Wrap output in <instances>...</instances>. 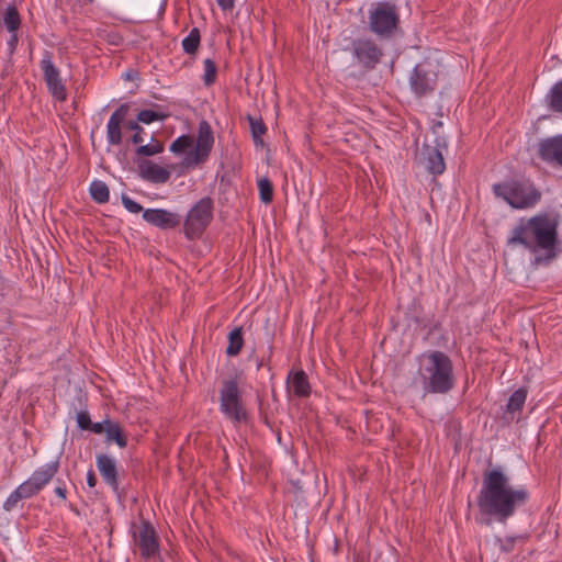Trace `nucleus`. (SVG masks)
<instances>
[{
    "label": "nucleus",
    "instance_id": "4be33fe9",
    "mask_svg": "<svg viewBox=\"0 0 562 562\" xmlns=\"http://www.w3.org/2000/svg\"><path fill=\"white\" fill-rule=\"evenodd\" d=\"M3 24L9 33L18 32L21 16L15 5H8L3 12Z\"/></svg>",
    "mask_w": 562,
    "mask_h": 562
},
{
    "label": "nucleus",
    "instance_id": "a19ab883",
    "mask_svg": "<svg viewBox=\"0 0 562 562\" xmlns=\"http://www.w3.org/2000/svg\"><path fill=\"white\" fill-rule=\"evenodd\" d=\"M10 290L9 280L0 271V295L4 296Z\"/></svg>",
    "mask_w": 562,
    "mask_h": 562
},
{
    "label": "nucleus",
    "instance_id": "c85d7f7f",
    "mask_svg": "<svg viewBox=\"0 0 562 562\" xmlns=\"http://www.w3.org/2000/svg\"><path fill=\"white\" fill-rule=\"evenodd\" d=\"M169 116L168 113L160 110H142L137 114V121L144 124H150L155 121H164Z\"/></svg>",
    "mask_w": 562,
    "mask_h": 562
},
{
    "label": "nucleus",
    "instance_id": "dca6fc26",
    "mask_svg": "<svg viewBox=\"0 0 562 562\" xmlns=\"http://www.w3.org/2000/svg\"><path fill=\"white\" fill-rule=\"evenodd\" d=\"M139 176L143 180L161 184L170 179V171L154 161L145 160L138 165Z\"/></svg>",
    "mask_w": 562,
    "mask_h": 562
},
{
    "label": "nucleus",
    "instance_id": "5701e85b",
    "mask_svg": "<svg viewBox=\"0 0 562 562\" xmlns=\"http://www.w3.org/2000/svg\"><path fill=\"white\" fill-rule=\"evenodd\" d=\"M248 121H249L250 132H251V136H252V140H254L255 145L257 147H263L265 142H263L262 136L267 132L266 124L263 123L262 119H260V117L257 119V117L248 116Z\"/></svg>",
    "mask_w": 562,
    "mask_h": 562
},
{
    "label": "nucleus",
    "instance_id": "c03bdc74",
    "mask_svg": "<svg viewBox=\"0 0 562 562\" xmlns=\"http://www.w3.org/2000/svg\"><path fill=\"white\" fill-rule=\"evenodd\" d=\"M87 484L89 487H94L97 485V477L92 470L87 473Z\"/></svg>",
    "mask_w": 562,
    "mask_h": 562
},
{
    "label": "nucleus",
    "instance_id": "7ed1b4c3",
    "mask_svg": "<svg viewBox=\"0 0 562 562\" xmlns=\"http://www.w3.org/2000/svg\"><path fill=\"white\" fill-rule=\"evenodd\" d=\"M417 380L426 394H447L454 387L453 364L448 355L435 350L420 357Z\"/></svg>",
    "mask_w": 562,
    "mask_h": 562
},
{
    "label": "nucleus",
    "instance_id": "412c9836",
    "mask_svg": "<svg viewBox=\"0 0 562 562\" xmlns=\"http://www.w3.org/2000/svg\"><path fill=\"white\" fill-rule=\"evenodd\" d=\"M105 425L106 441H114L120 448H125L127 446V438L123 434L120 424L111 419H105Z\"/></svg>",
    "mask_w": 562,
    "mask_h": 562
},
{
    "label": "nucleus",
    "instance_id": "f03ea898",
    "mask_svg": "<svg viewBox=\"0 0 562 562\" xmlns=\"http://www.w3.org/2000/svg\"><path fill=\"white\" fill-rule=\"evenodd\" d=\"M559 215L540 212L529 218H520L507 238L510 247L522 246L535 255V263L550 262L559 251Z\"/></svg>",
    "mask_w": 562,
    "mask_h": 562
},
{
    "label": "nucleus",
    "instance_id": "f704fd0d",
    "mask_svg": "<svg viewBox=\"0 0 562 562\" xmlns=\"http://www.w3.org/2000/svg\"><path fill=\"white\" fill-rule=\"evenodd\" d=\"M522 536L516 537H505V538H496V542L498 543L499 550L504 553H510L517 540H522Z\"/></svg>",
    "mask_w": 562,
    "mask_h": 562
},
{
    "label": "nucleus",
    "instance_id": "79ce46f5",
    "mask_svg": "<svg viewBox=\"0 0 562 562\" xmlns=\"http://www.w3.org/2000/svg\"><path fill=\"white\" fill-rule=\"evenodd\" d=\"M105 420H103L101 423H91V427L89 428V430L92 431L93 434L101 435L105 432Z\"/></svg>",
    "mask_w": 562,
    "mask_h": 562
},
{
    "label": "nucleus",
    "instance_id": "473e14b6",
    "mask_svg": "<svg viewBox=\"0 0 562 562\" xmlns=\"http://www.w3.org/2000/svg\"><path fill=\"white\" fill-rule=\"evenodd\" d=\"M162 150H164V145L158 140H154L150 144L140 145L136 149V155L149 157V156H155L157 154H160Z\"/></svg>",
    "mask_w": 562,
    "mask_h": 562
},
{
    "label": "nucleus",
    "instance_id": "ddd939ff",
    "mask_svg": "<svg viewBox=\"0 0 562 562\" xmlns=\"http://www.w3.org/2000/svg\"><path fill=\"white\" fill-rule=\"evenodd\" d=\"M437 83V74L426 65L418 64L409 77V86L418 97L434 91Z\"/></svg>",
    "mask_w": 562,
    "mask_h": 562
},
{
    "label": "nucleus",
    "instance_id": "393cba45",
    "mask_svg": "<svg viewBox=\"0 0 562 562\" xmlns=\"http://www.w3.org/2000/svg\"><path fill=\"white\" fill-rule=\"evenodd\" d=\"M244 346L241 328L237 327L228 334V346L226 353L231 357L237 356Z\"/></svg>",
    "mask_w": 562,
    "mask_h": 562
},
{
    "label": "nucleus",
    "instance_id": "f3484780",
    "mask_svg": "<svg viewBox=\"0 0 562 562\" xmlns=\"http://www.w3.org/2000/svg\"><path fill=\"white\" fill-rule=\"evenodd\" d=\"M97 468L106 484L114 491L119 490V473L116 461L112 457L101 453L97 456Z\"/></svg>",
    "mask_w": 562,
    "mask_h": 562
},
{
    "label": "nucleus",
    "instance_id": "9b49d317",
    "mask_svg": "<svg viewBox=\"0 0 562 562\" xmlns=\"http://www.w3.org/2000/svg\"><path fill=\"white\" fill-rule=\"evenodd\" d=\"M352 55L367 69H373L381 60L382 49L370 38H358L352 42Z\"/></svg>",
    "mask_w": 562,
    "mask_h": 562
},
{
    "label": "nucleus",
    "instance_id": "58836bf2",
    "mask_svg": "<svg viewBox=\"0 0 562 562\" xmlns=\"http://www.w3.org/2000/svg\"><path fill=\"white\" fill-rule=\"evenodd\" d=\"M91 419H90V415L88 412H79L77 414V424H78V427L83 429V430H89V428L91 427Z\"/></svg>",
    "mask_w": 562,
    "mask_h": 562
},
{
    "label": "nucleus",
    "instance_id": "72a5a7b5",
    "mask_svg": "<svg viewBox=\"0 0 562 562\" xmlns=\"http://www.w3.org/2000/svg\"><path fill=\"white\" fill-rule=\"evenodd\" d=\"M15 490L23 499L30 498L40 493L38 490L34 486L33 482L30 480V477L23 483H21Z\"/></svg>",
    "mask_w": 562,
    "mask_h": 562
},
{
    "label": "nucleus",
    "instance_id": "6e6552de",
    "mask_svg": "<svg viewBox=\"0 0 562 562\" xmlns=\"http://www.w3.org/2000/svg\"><path fill=\"white\" fill-rule=\"evenodd\" d=\"M131 533L133 543L138 549L142 558L149 560L159 554V537L150 521L144 519L138 525L133 524Z\"/></svg>",
    "mask_w": 562,
    "mask_h": 562
},
{
    "label": "nucleus",
    "instance_id": "a18cd8bd",
    "mask_svg": "<svg viewBox=\"0 0 562 562\" xmlns=\"http://www.w3.org/2000/svg\"><path fill=\"white\" fill-rule=\"evenodd\" d=\"M54 492L61 498V499H66V488L63 487V486H56Z\"/></svg>",
    "mask_w": 562,
    "mask_h": 562
},
{
    "label": "nucleus",
    "instance_id": "e433bc0d",
    "mask_svg": "<svg viewBox=\"0 0 562 562\" xmlns=\"http://www.w3.org/2000/svg\"><path fill=\"white\" fill-rule=\"evenodd\" d=\"M122 204L128 212L134 214L143 211V206L126 194L122 195Z\"/></svg>",
    "mask_w": 562,
    "mask_h": 562
},
{
    "label": "nucleus",
    "instance_id": "f257e3e1",
    "mask_svg": "<svg viewBox=\"0 0 562 562\" xmlns=\"http://www.w3.org/2000/svg\"><path fill=\"white\" fill-rule=\"evenodd\" d=\"M530 494L526 486H513L509 477L499 470H491L484 474L476 505L482 517L498 522H506L518 508L525 506Z\"/></svg>",
    "mask_w": 562,
    "mask_h": 562
},
{
    "label": "nucleus",
    "instance_id": "cd10ccee",
    "mask_svg": "<svg viewBox=\"0 0 562 562\" xmlns=\"http://www.w3.org/2000/svg\"><path fill=\"white\" fill-rule=\"evenodd\" d=\"M201 42V35L198 27H193L189 34L182 40V48L187 54H194Z\"/></svg>",
    "mask_w": 562,
    "mask_h": 562
},
{
    "label": "nucleus",
    "instance_id": "aec40b11",
    "mask_svg": "<svg viewBox=\"0 0 562 562\" xmlns=\"http://www.w3.org/2000/svg\"><path fill=\"white\" fill-rule=\"evenodd\" d=\"M447 148L443 142H437L436 147L427 148V170L432 175H441L446 169L442 150Z\"/></svg>",
    "mask_w": 562,
    "mask_h": 562
},
{
    "label": "nucleus",
    "instance_id": "7c9ffc66",
    "mask_svg": "<svg viewBox=\"0 0 562 562\" xmlns=\"http://www.w3.org/2000/svg\"><path fill=\"white\" fill-rule=\"evenodd\" d=\"M193 145V139L189 135H181L178 138H176L172 144L170 145V150L173 154H183L189 148H191Z\"/></svg>",
    "mask_w": 562,
    "mask_h": 562
},
{
    "label": "nucleus",
    "instance_id": "1a4fd4ad",
    "mask_svg": "<svg viewBox=\"0 0 562 562\" xmlns=\"http://www.w3.org/2000/svg\"><path fill=\"white\" fill-rule=\"evenodd\" d=\"M213 146V130L206 121H202L199 124L198 137L194 148L187 153L183 159V165L188 168H193L204 164L209 159Z\"/></svg>",
    "mask_w": 562,
    "mask_h": 562
},
{
    "label": "nucleus",
    "instance_id": "37998d69",
    "mask_svg": "<svg viewBox=\"0 0 562 562\" xmlns=\"http://www.w3.org/2000/svg\"><path fill=\"white\" fill-rule=\"evenodd\" d=\"M216 3L223 11H232L235 7V0H216Z\"/></svg>",
    "mask_w": 562,
    "mask_h": 562
},
{
    "label": "nucleus",
    "instance_id": "ea45409f",
    "mask_svg": "<svg viewBox=\"0 0 562 562\" xmlns=\"http://www.w3.org/2000/svg\"><path fill=\"white\" fill-rule=\"evenodd\" d=\"M18 42H19L18 32L11 33V36L7 43L8 50L10 54H13L15 52V49L18 47Z\"/></svg>",
    "mask_w": 562,
    "mask_h": 562
},
{
    "label": "nucleus",
    "instance_id": "b1692460",
    "mask_svg": "<svg viewBox=\"0 0 562 562\" xmlns=\"http://www.w3.org/2000/svg\"><path fill=\"white\" fill-rule=\"evenodd\" d=\"M89 192L91 198L100 204L106 203L110 199L109 187L105 182L100 180H94L91 182Z\"/></svg>",
    "mask_w": 562,
    "mask_h": 562
},
{
    "label": "nucleus",
    "instance_id": "423d86ee",
    "mask_svg": "<svg viewBox=\"0 0 562 562\" xmlns=\"http://www.w3.org/2000/svg\"><path fill=\"white\" fill-rule=\"evenodd\" d=\"M213 218V200L209 196L199 200L189 211L184 221V234L189 239L198 238Z\"/></svg>",
    "mask_w": 562,
    "mask_h": 562
},
{
    "label": "nucleus",
    "instance_id": "4468645a",
    "mask_svg": "<svg viewBox=\"0 0 562 562\" xmlns=\"http://www.w3.org/2000/svg\"><path fill=\"white\" fill-rule=\"evenodd\" d=\"M143 218L160 229H171L181 223L179 214L165 209H147L143 212Z\"/></svg>",
    "mask_w": 562,
    "mask_h": 562
},
{
    "label": "nucleus",
    "instance_id": "f8f14e48",
    "mask_svg": "<svg viewBox=\"0 0 562 562\" xmlns=\"http://www.w3.org/2000/svg\"><path fill=\"white\" fill-rule=\"evenodd\" d=\"M537 155L548 166L562 169V135L540 139Z\"/></svg>",
    "mask_w": 562,
    "mask_h": 562
},
{
    "label": "nucleus",
    "instance_id": "c9c22d12",
    "mask_svg": "<svg viewBox=\"0 0 562 562\" xmlns=\"http://www.w3.org/2000/svg\"><path fill=\"white\" fill-rule=\"evenodd\" d=\"M125 127L130 131H134V135L132 136V142L134 144H142L144 142L143 133L144 128L139 126L138 122L136 121H128L125 123Z\"/></svg>",
    "mask_w": 562,
    "mask_h": 562
},
{
    "label": "nucleus",
    "instance_id": "a211bd4d",
    "mask_svg": "<svg viewBox=\"0 0 562 562\" xmlns=\"http://www.w3.org/2000/svg\"><path fill=\"white\" fill-rule=\"evenodd\" d=\"M286 389L296 397L310 396L311 385L307 374L303 370H291L286 378Z\"/></svg>",
    "mask_w": 562,
    "mask_h": 562
},
{
    "label": "nucleus",
    "instance_id": "bb28decb",
    "mask_svg": "<svg viewBox=\"0 0 562 562\" xmlns=\"http://www.w3.org/2000/svg\"><path fill=\"white\" fill-rule=\"evenodd\" d=\"M548 103L551 110L562 112V80L551 87L548 94Z\"/></svg>",
    "mask_w": 562,
    "mask_h": 562
},
{
    "label": "nucleus",
    "instance_id": "c756f323",
    "mask_svg": "<svg viewBox=\"0 0 562 562\" xmlns=\"http://www.w3.org/2000/svg\"><path fill=\"white\" fill-rule=\"evenodd\" d=\"M203 82L205 86H211L215 82L216 80V75H217V67L214 63V60H212L211 58H206L204 61H203Z\"/></svg>",
    "mask_w": 562,
    "mask_h": 562
},
{
    "label": "nucleus",
    "instance_id": "20e7f679",
    "mask_svg": "<svg viewBox=\"0 0 562 562\" xmlns=\"http://www.w3.org/2000/svg\"><path fill=\"white\" fill-rule=\"evenodd\" d=\"M493 193L516 210L533 209L542 198L540 189L529 179L495 183Z\"/></svg>",
    "mask_w": 562,
    "mask_h": 562
},
{
    "label": "nucleus",
    "instance_id": "4c0bfd02",
    "mask_svg": "<svg viewBox=\"0 0 562 562\" xmlns=\"http://www.w3.org/2000/svg\"><path fill=\"white\" fill-rule=\"evenodd\" d=\"M23 498L20 496V494L18 493L16 490H14L8 497L7 499L4 501L3 503V508L7 510V512H11L12 509H14L16 507V505L19 504L20 501H22Z\"/></svg>",
    "mask_w": 562,
    "mask_h": 562
},
{
    "label": "nucleus",
    "instance_id": "0eeeda50",
    "mask_svg": "<svg viewBox=\"0 0 562 562\" xmlns=\"http://www.w3.org/2000/svg\"><path fill=\"white\" fill-rule=\"evenodd\" d=\"M398 20L395 4L379 2L369 15L370 30L380 37H390L396 30Z\"/></svg>",
    "mask_w": 562,
    "mask_h": 562
},
{
    "label": "nucleus",
    "instance_id": "2eb2a0df",
    "mask_svg": "<svg viewBox=\"0 0 562 562\" xmlns=\"http://www.w3.org/2000/svg\"><path fill=\"white\" fill-rule=\"evenodd\" d=\"M128 113V105L121 104L110 116L106 124V139L111 145L122 143V125H125V119Z\"/></svg>",
    "mask_w": 562,
    "mask_h": 562
},
{
    "label": "nucleus",
    "instance_id": "6ab92c4d",
    "mask_svg": "<svg viewBox=\"0 0 562 562\" xmlns=\"http://www.w3.org/2000/svg\"><path fill=\"white\" fill-rule=\"evenodd\" d=\"M59 462L50 461L38 469H36L30 480L33 482L34 486L41 492L56 475L58 472Z\"/></svg>",
    "mask_w": 562,
    "mask_h": 562
},
{
    "label": "nucleus",
    "instance_id": "9d476101",
    "mask_svg": "<svg viewBox=\"0 0 562 562\" xmlns=\"http://www.w3.org/2000/svg\"><path fill=\"white\" fill-rule=\"evenodd\" d=\"M40 67L43 71V77L46 82L49 93L59 102H64L67 99L66 86L60 77L59 69L53 63L52 53L45 50L40 63Z\"/></svg>",
    "mask_w": 562,
    "mask_h": 562
},
{
    "label": "nucleus",
    "instance_id": "a878e982",
    "mask_svg": "<svg viewBox=\"0 0 562 562\" xmlns=\"http://www.w3.org/2000/svg\"><path fill=\"white\" fill-rule=\"evenodd\" d=\"M527 390L524 389V387H520L518 390H516L509 397L508 402H507V412L508 413H516V412H520L524 407V404L526 402V398H527Z\"/></svg>",
    "mask_w": 562,
    "mask_h": 562
},
{
    "label": "nucleus",
    "instance_id": "2f4dec72",
    "mask_svg": "<svg viewBox=\"0 0 562 562\" xmlns=\"http://www.w3.org/2000/svg\"><path fill=\"white\" fill-rule=\"evenodd\" d=\"M258 189L260 194V200L268 204L273 199V187L271 181L268 178H261L258 181Z\"/></svg>",
    "mask_w": 562,
    "mask_h": 562
},
{
    "label": "nucleus",
    "instance_id": "39448f33",
    "mask_svg": "<svg viewBox=\"0 0 562 562\" xmlns=\"http://www.w3.org/2000/svg\"><path fill=\"white\" fill-rule=\"evenodd\" d=\"M220 411L233 423L245 422L248 417L243 403L238 376L224 379L220 389Z\"/></svg>",
    "mask_w": 562,
    "mask_h": 562
}]
</instances>
